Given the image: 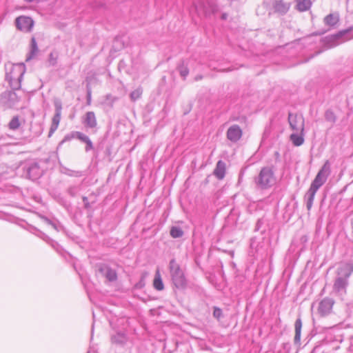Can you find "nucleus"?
I'll return each instance as SVG.
<instances>
[{"label":"nucleus","mask_w":353,"mask_h":353,"mask_svg":"<svg viewBox=\"0 0 353 353\" xmlns=\"http://www.w3.org/2000/svg\"><path fill=\"white\" fill-rule=\"evenodd\" d=\"M5 70L6 80L9 83L10 88L14 90H19L26 72L24 63H7L5 64Z\"/></svg>","instance_id":"obj_1"},{"label":"nucleus","mask_w":353,"mask_h":353,"mask_svg":"<svg viewBox=\"0 0 353 353\" xmlns=\"http://www.w3.org/2000/svg\"><path fill=\"white\" fill-rule=\"evenodd\" d=\"M353 272V266L350 263L341 264L337 268V276L335 279L333 291L338 295L345 294L348 285V278Z\"/></svg>","instance_id":"obj_2"},{"label":"nucleus","mask_w":353,"mask_h":353,"mask_svg":"<svg viewBox=\"0 0 353 353\" xmlns=\"http://www.w3.org/2000/svg\"><path fill=\"white\" fill-rule=\"evenodd\" d=\"M169 270L174 286L177 288H184L187 285V280L183 271L174 259L169 263Z\"/></svg>","instance_id":"obj_3"},{"label":"nucleus","mask_w":353,"mask_h":353,"mask_svg":"<svg viewBox=\"0 0 353 353\" xmlns=\"http://www.w3.org/2000/svg\"><path fill=\"white\" fill-rule=\"evenodd\" d=\"M256 185L261 189H267L275 183L273 170L269 167L263 168L254 179Z\"/></svg>","instance_id":"obj_4"},{"label":"nucleus","mask_w":353,"mask_h":353,"mask_svg":"<svg viewBox=\"0 0 353 353\" xmlns=\"http://www.w3.org/2000/svg\"><path fill=\"white\" fill-rule=\"evenodd\" d=\"M23 176L32 181L39 179L43 173L39 163L35 161H26L21 165Z\"/></svg>","instance_id":"obj_5"},{"label":"nucleus","mask_w":353,"mask_h":353,"mask_svg":"<svg viewBox=\"0 0 353 353\" xmlns=\"http://www.w3.org/2000/svg\"><path fill=\"white\" fill-rule=\"evenodd\" d=\"M331 173L330 163L327 160L312 181L310 188L318 190L327 181Z\"/></svg>","instance_id":"obj_6"},{"label":"nucleus","mask_w":353,"mask_h":353,"mask_svg":"<svg viewBox=\"0 0 353 353\" xmlns=\"http://www.w3.org/2000/svg\"><path fill=\"white\" fill-rule=\"evenodd\" d=\"M199 15L209 17L217 11L216 6L212 2L199 1L194 6Z\"/></svg>","instance_id":"obj_7"},{"label":"nucleus","mask_w":353,"mask_h":353,"mask_svg":"<svg viewBox=\"0 0 353 353\" xmlns=\"http://www.w3.org/2000/svg\"><path fill=\"white\" fill-rule=\"evenodd\" d=\"M14 22L17 28L24 32H30L34 24L33 19L26 16L17 17Z\"/></svg>","instance_id":"obj_8"},{"label":"nucleus","mask_w":353,"mask_h":353,"mask_svg":"<svg viewBox=\"0 0 353 353\" xmlns=\"http://www.w3.org/2000/svg\"><path fill=\"white\" fill-rule=\"evenodd\" d=\"M288 122L291 129L301 133L304 131V118L301 114H288Z\"/></svg>","instance_id":"obj_9"},{"label":"nucleus","mask_w":353,"mask_h":353,"mask_svg":"<svg viewBox=\"0 0 353 353\" xmlns=\"http://www.w3.org/2000/svg\"><path fill=\"white\" fill-rule=\"evenodd\" d=\"M1 100L8 107L11 108L19 101V98L13 90L3 92L1 95Z\"/></svg>","instance_id":"obj_10"},{"label":"nucleus","mask_w":353,"mask_h":353,"mask_svg":"<svg viewBox=\"0 0 353 353\" xmlns=\"http://www.w3.org/2000/svg\"><path fill=\"white\" fill-rule=\"evenodd\" d=\"M334 301L332 299L325 298L323 299L319 305L318 312L321 316H326L329 314L332 309Z\"/></svg>","instance_id":"obj_11"},{"label":"nucleus","mask_w":353,"mask_h":353,"mask_svg":"<svg viewBox=\"0 0 353 353\" xmlns=\"http://www.w3.org/2000/svg\"><path fill=\"white\" fill-rule=\"evenodd\" d=\"M243 134L242 130L238 125H231L227 130V138L233 143L240 140Z\"/></svg>","instance_id":"obj_12"},{"label":"nucleus","mask_w":353,"mask_h":353,"mask_svg":"<svg viewBox=\"0 0 353 353\" xmlns=\"http://www.w3.org/2000/svg\"><path fill=\"white\" fill-rule=\"evenodd\" d=\"M99 271L110 282L115 281L117 279L116 271L107 265H101Z\"/></svg>","instance_id":"obj_13"},{"label":"nucleus","mask_w":353,"mask_h":353,"mask_svg":"<svg viewBox=\"0 0 353 353\" xmlns=\"http://www.w3.org/2000/svg\"><path fill=\"white\" fill-rule=\"evenodd\" d=\"M226 165L224 161L219 160L216 165V168L214 170V175L219 179L222 180L225 175Z\"/></svg>","instance_id":"obj_14"},{"label":"nucleus","mask_w":353,"mask_h":353,"mask_svg":"<svg viewBox=\"0 0 353 353\" xmlns=\"http://www.w3.org/2000/svg\"><path fill=\"white\" fill-rule=\"evenodd\" d=\"M83 123L86 128H94L97 126V122L94 112H86L83 121Z\"/></svg>","instance_id":"obj_15"},{"label":"nucleus","mask_w":353,"mask_h":353,"mask_svg":"<svg viewBox=\"0 0 353 353\" xmlns=\"http://www.w3.org/2000/svg\"><path fill=\"white\" fill-rule=\"evenodd\" d=\"M317 191L318 190L310 187L309 190L307 191L304 196V200L306 204L307 210L308 211H310L312 207L314 196Z\"/></svg>","instance_id":"obj_16"},{"label":"nucleus","mask_w":353,"mask_h":353,"mask_svg":"<svg viewBox=\"0 0 353 353\" xmlns=\"http://www.w3.org/2000/svg\"><path fill=\"white\" fill-rule=\"evenodd\" d=\"M128 341L127 336L121 332L111 336V342L116 345L123 346Z\"/></svg>","instance_id":"obj_17"},{"label":"nucleus","mask_w":353,"mask_h":353,"mask_svg":"<svg viewBox=\"0 0 353 353\" xmlns=\"http://www.w3.org/2000/svg\"><path fill=\"white\" fill-rule=\"evenodd\" d=\"M273 8L274 12L280 14H285L288 11L290 6L283 1H275L273 3Z\"/></svg>","instance_id":"obj_18"},{"label":"nucleus","mask_w":353,"mask_h":353,"mask_svg":"<svg viewBox=\"0 0 353 353\" xmlns=\"http://www.w3.org/2000/svg\"><path fill=\"white\" fill-rule=\"evenodd\" d=\"M301 328L302 321L301 318H298L294 323L295 335L294 338V342L296 345H300Z\"/></svg>","instance_id":"obj_19"},{"label":"nucleus","mask_w":353,"mask_h":353,"mask_svg":"<svg viewBox=\"0 0 353 353\" xmlns=\"http://www.w3.org/2000/svg\"><path fill=\"white\" fill-rule=\"evenodd\" d=\"M153 287L158 291H161L164 289V284L163 283L159 270H157L153 281Z\"/></svg>","instance_id":"obj_20"},{"label":"nucleus","mask_w":353,"mask_h":353,"mask_svg":"<svg viewBox=\"0 0 353 353\" xmlns=\"http://www.w3.org/2000/svg\"><path fill=\"white\" fill-rule=\"evenodd\" d=\"M72 138H77L83 143L86 142L87 140L89 139V137L83 133L80 132H74L71 134L66 135L63 141H69Z\"/></svg>","instance_id":"obj_21"},{"label":"nucleus","mask_w":353,"mask_h":353,"mask_svg":"<svg viewBox=\"0 0 353 353\" xmlns=\"http://www.w3.org/2000/svg\"><path fill=\"white\" fill-rule=\"evenodd\" d=\"M38 52H39V48L37 46L36 39L33 37H32L31 41H30V50L29 55L27 57L26 60L28 61V60L32 59L34 57H35L37 55Z\"/></svg>","instance_id":"obj_22"},{"label":"nucleus","mask_w":353,"mask_h":353,"mask_svg":"<svg viewBox=\"0 0 353 353\" xmlns=\"http://www.w3.org/2000/svg\"><path fill=\"white\" fill-rule=\"evenodd\" d=\"M296 9L301 12H304L310 9L312 3L310 0H296Z\"/></svg>","instance_id":"obj_23"},{"label":"nucleus","mask_w":353,"mask_h":353,"mask_svg":"<svg viewBox=\"0 0 353 353\" xmlns=\"http://www.w3.org/2000/svg\"><path fill=\"white\" fill-rule=\"evenodd\" d=\"M347 32V30L340 31L337 34L332 35L330 37L327 38L328 42H333L331 46H335L340 43L339 41H338V40L342 38V37L344 36Z\"/></svg>","instance_id":"obj_24"},{"label":"nucleus","mask_w":353,"mask_h":353,"mask_svg":"<svg viewBox=\"0 0 353 353\" xmlns=\"http://www.w3.org/2000/svg\"><path fill=\"white\" fill-rule=\"evenodd\" d=\"M300 134L297 133H293L290 135V141L293 143V144L296 146H300L303 143L304 139L303 137V132H300Z\"/></svg>","instance_id":"obj_25"},{"label":"nucleus","mask_w":353,"mask_h":353,"mask_svg":"<svg viewBox=\"0 0 353 353\" xmlns=\"http://www.w3.org/2000/svg\"><path fill=\"white\" fill-rule=\"evenodd\" d=\"M324 22L329 26H334L339 22L338 14H329L324 18Z\"/></svg>","instance_id":"obj_26"},{"label":"nucleus","mask_w":353,"mask_h":353,"mask_svg":"<svg viewBox=\"0 0 353 353\" xmlns=\"http://www.w3.org/2000/svg\"><path fill=\"white\" fill-rule=\"evenodd\" d=\"M170 236L172 238H181L183 236L184 232L183 230L179 226H172L170 231Z\"/></svg>","instance_id":"obj_27"},{"label":"nucleus","mask_w":353,"mask_h":353,"mask_svg":"<svg viewBox=\"0 0 353 353\" xmlns=\"http://www.w3.org/2000/svg\"><path fill=\"white\" fill-rule=\"evenodd\" d=\"M61 172L68 176L74 177H80L83 175V172L81 171L72 170L66 168H63Z\"/></svg>","instance_id":"obj_28"},{"label":"nucleus","mask_w":353,"mask_h":353,"mask_svg":"<svg viewBox=\"0 0 353 353\" xmlns=\"http://www.w3.org/2000/svg\"><path fill=\"white\" fill-rule=\"evenodd\" d=\"M325 119L327 121L334 124L336 121V116L332 110H327L325 112Z\"/></svg>","instance_id":"obj_29"},{"label":"nucleus","mask_w":353,"mask_h":353,"mask_svg":"<svg viewBox=\"0 0 353 353\" xmlns=\"http://www.w3.org/2000/svg\"><path fill=\"white\" fill-rule=\"evenodd\" d=\"M181 77L183 79H185V78L187 77V76L189 74V69L187 67V65H184V63L183 62L181 64H180L179 66H178V68H177Z\"/></svg>","instance_id":"obj_30"},{"label":"nucleus","mask_w":353,"mask_h":353,"mask_svg":"<svg viewBox=\"0 0 353 353\" xmlns=\"http://www.w3.org/2000/svg\"><path fill=\"white\" fill-rule=\"evenodd\" d=\"M148 275V272H145L141 274L140 280L134 285L137 289H142L145 285V279Z\"/></svg>","instance_id":"obj_31"},{"label":"nucleus","mask_w":353,"mask_h":353,"mask_svg":"<svg viewBox=\"0 0 353 353\" xmlns=\"http://www.w3.org/2000/svg\"><path fill=\"white\" fill-rule=\"evenodd\" d=\"M9 128L12 130H17L20 126V122L18 117H14L8 124Z\"/></svg>","instance_id":"obj_32"},{"label":"nucleus","mask_w":353,"mask_h":353,"mask_svg":"<svg viewBox=\"0 0 353 353\" xmlns=\"http://www.w3.org/2000/svg\"><path fill=\"white\" fill-rule=\"evenodd\" d=\"M142 92L143 90L142 88H138L137 89L133 90L130 94V99L132 101H137L141 97Z\"/></svg>","instance_id":"obj_33"},{"label":"nucleus","mask_w":353,"mask_h":353,"mask_svg":"<svg viewBox=\"0 0 353 353\" xmlns=\"http://www.w3.org/2000/svg\"><path fill=\"white\" fill-rule=\"evenodd\" d=\"M223 316L222 310L218 307H214L213 316L217 320H220Z\"/></svg>","instance_id":"obj_34"},{"label":"nucleus","mask_w":353,"mask_h":353,"mask_svg":"<svg viewBox=\"0 0 353 353\" xmlns=\"http://www.w3.org/2000/svg\"><path fill=\"white\" fill-rule=\"evenodd\" d=\"M67 192L71 196H75L78 193V188L76 186L69 187L67 190Z\"/></svg>","instance_id":"obj_35"},{"label":"nucleus","mask_w":353,"mask_h":353,"mask_svg":"<svg viewBox=\"0 0 353 353\" xmlns=\"http://www.w3.org/2000/svg\"><path fill=\"white\" fill-rule=\"evenodd\" d=\"M55 113L61 114L62 104L60 100L57 99L54 101Z\"/></svg>","instance_id":"obj_36"},{"label":"nucleus","mask_w":353,"mask_h":353,"mask_svg":"<svg viewBox=\"0 0 353 353\" xmlns=\"http://www.w3.org/2000/svg\"><path fill=\"white\" fill-rule=\"evenodd\" d=\"M264 223H265V221L263 219H258V221L256 223L255 228H254V231L255 232L259 231L262 228V226L264 225Z\"/></svg>","instance_id":"obj_37"},{"label":"nucleus","mask_w":353,"mask_h":353,"mask_svg":"<svg viewBox=\"0 0 353 353\" xmlns=\"http://www.w3.org/2000/svg\"><path fill=\"white\" fill-rule=\"evenodd\" d=\"M48 61L51 65H54L56 64L57 56H55L53 52H51L49 54Z\"/></svg>","instance_id":"obj_38"},{"label":"nucleus","mask_w":353,"mask_h":353,"mask_svg":"<svg viewBox=\"0 0 353 353\" xmlns=\"http://www.w3.org/2000/svg\"><path fill=\"white\" fill-rule=\"evenodd\" d=\"M61 114L60 113L57 112V113H55L53 118H52V123L53 124H55V125H59V122H60V120H61Z\"/></svg>","instance_id":"obj_39"},{"label":"nucleus","mask_w":353,"mask_h":353,"mask_svg":"<svg viewBox=\"0 0 353 353\" xmlns=\"http://www.w3.org/2000/svg\"><path fill=\"white\" fill-rule=\"evenodd\" d=\"M85 143L86 144V145H85V151L86 152H88L93 148L92 143L90 139H88L87 141L85 142Z\"/></svg>","instance_id":"obj_40"},{"label":"nucleus","mask_w":353,"mask_h":353,"mask_svg":"<svg viewBox=\"0 0 353 353\" xmlns=\"http://www.w3.org/2000/svg\"><path fill=\"white\" fill-rule=\"evenodd\" d=\"M82 200H83V204H84V207H85V208H86V209L90 208V203L88 202V197H86V196H83Z\"/></svg>","instance_id":"obj_41"},{"label":"nucleus","mask_w":353,"mask_h":353,"mask_svg":"<svg viewBox=\"0 0 353 353\" xmlns=\"http://www.w3.org/2000/svg\"><path fill=\"white\" fill-rule=\"evenodd\" d=\"M58 125H55V124L52 123L50 130L49 136H50L57 129Z\"/></svg>","instance_id":"obj_42"},{"label":"nucleus","mask_w":353,"mask_h":353,"mask_svg":"<svg viewBox=\"0 0 353 353\" xmlns=\"http://www.w3.org/2000/svg\"><path fill=\"white\" fill-rule=\"evenodd\" d=\"M48 223L51 225L55 230H57V225L54 223H52L50 220L46 219Z\"/></svg>","instance_id":"obj_43"},{"label":"nucleus","mask_w":353,"mask_h":353,"mask_svg":"<svg viewBox=\"0 0 353 353\" xmlns=\"http://www.w3.org/2000/svg\"><path fill=\"white\" fill-rule=\"evenodd\" d=\"M87 94H88V101H89L90 100V98H91V90L88 87L87 88Z\"/></svg>","instance_id":"obj_44"},{"label":"nucleus","mask_w":353,"mask_h":353,"mask_svg":"<svg viewBox=\"0 0 353 353\" xmlns=\"http://www.w3.org/2000/svg\"><path fill=\"white\" fill-rule=\"evenodd\" d=\"M203 78V75H201V74H198V75H196V76L194 77V81H198L201 80Z\"/></svg>","instance_id":"obj_45"},{"label":"nucleus","mask_w":353,"mask_h":353,"mask_svg":"<svg viewBox=\"0 0 353 353\" xmlns=\"http://www.w3.org/2000/svg\"><path fill=\"white\" fill-rule=\"evenodd\" d=\"M223 19H225V14H223Z\"/></svg>","instance_id":"obj_46"}]
</instances>
